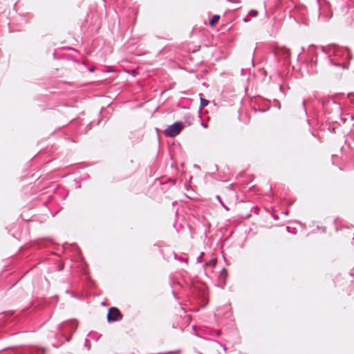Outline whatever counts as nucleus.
Here are the masks:
<instances>
[{
	"label": "nucleus",
	"mask_w": 354,
	"mask_h": 354,
	"mask_svg": "<svg viewBox=\"0 0 354 354\" xmlns=\"http://www.w3.org/2000/svg\"><path fill=\"white\" fill-rule=\"evenodd\" d=\"M245 70L244 68L241 69V75H245Z\"/></svg>",
	"instance_id": "30"
},
{
	"label": "nucleus",
	"mask_w": 354,
	"mask_h": 354,
	"mask_svg": "<svg viewBox=\"0 0 354 354\" xmlns=\"http://www.w3.org/2000/svg\"><path fill=\"white\" fill-rule=\"evenodd\" d=\"M277 107H278V109L280 108V105H277Z\"/></svg>",
	"instance_id": "41"
},
{
	"label": "nucleus",
	"mask_w": 354,
	"mask_h": 354,
	"mask_svg": "<svg viewBox=\"0 0 354 354\" xmlns=\"http://www.w3.org/2000/svg\"><path fill=\"white\" fill-rule=\"evenodd\" d=\"M216 198L218 200V201L220 202V203L222 205V206L226 209V210H229V208L223 203V202L221 200V198L219 195H217L216 196Z\"/></svg>",
	"instance_id": "16"
},
{
	"label": "nucleus",
	"mask_w": 354,
	"mask_h": 354,
	"mask_svg": "<svg viewBox=\"0 0 354 354\" xmlns=\"http://www.w3.org/2000/svg\"><path fill=\"white\" fill-rule=\"evenodd\" d=\"M351 19H352V21H354V10L353 11V12L351 14Z\"/></svg>",
	"instance_id": "28"
},
{
	"label": "nucleus",
	"mask_w": 354,
	"mask_h": 354,
	"mask_svg": "<svg viewBox=\"0 0 354 354\" xmlns=\"http://www.w3.org/2000/svg\"><path fill=\"white\" fill-rule=\"evenodd\" d=\"M183 127L184 124L182 122H175L164 130V134L167 137L174 138L181 132Z\"/></svg>",
	"instance_id": "3"
},
{
	"label": "nucleus",
	"mask_w": 354,
	"mask_h": 354,
	"mask_svg": "<svg viewBox=\"0 0 354 354\" xmlns=\"http://www.w3.org/2000/svg\"><path fill=\"white\" fill-rule=\"evenodd\" d=\"M77 326V323L75 319L69 320L66 322L62 323L59 326V333L55 335V339L61 338V343L53 342L52 345L54 347H59L64 342H69L71 335L75 331Z\"/></svg>",
	"instance_id": "2"
},
{
	"label": "nucleus",
	"mask_w": 354,
	"mask_h": 354,
	"mask_svg": "<svg viewBox=\"0 0 354 354\" xmlns=\"http://www.w3.org/2000/svg\"><path fill=\"white\" fill-rule=\"evenodd\" d=\"M252 66H254V59H252Z\"/></svg>",
	"instance_id": "35"
},
{
	"label": "nucleus",
	"mask_w": 354,
	"mask_h": 354,
	"mask_svg": "<svg viewBox=\"0 0 354 354\" xmlns=\"http://www.w3.org/2000/svg\"><path fill=\"white\" fill-rule=\"evenodd\" d=\"M64 265H62V264H58V266H57V270H58L59 271H62V270H64Z\"/></svg>",
	"instance_id": "18"
},
{
	"label": "nucleus",
	"mask_w": 354,
	"mask_h": 354,
	"mask_svg": "<svg viewBox=\"0 0 354 354\" xmlns=\"http://www.w3.org/2000/svg\"><path fill=\"white\" fill-rule=\"evenodd\" d=\"M172 295L176 299H178V297H177V294L174 290H172Z\"/></svg>",
	"instance_id": "24"
},
{
	"label": "nucleus",
	"mask_w": 354,
	"mask_h": 354,
	"mask_svg": "<svg viewBox=\"0 0 354 354\" xmlns=\"http://www.w3.org/2000/svg\"><path fill=\"white\" fill-rule=\"evenodd\" d=\"M210 225H210V223H207V228H209V227H210Z\"/></svg>",
	"instance_id": "34"
},
{
	"label": "nucleus",
	"mask_w": 354,
	"mask_h": 354,
	"mask_svg": "<svg viewBox=\"0 0 354 354\" xmlns=\"http://www.w3.org/2000/svg\"><path fill=\"white\" fill-rule=\"evenodd\" d=\"M216 264V260L215 259H211L209 261H206L204 264V266H214Z\"/></svg>",
	"instance_id": "13"
},
{
	"label": "nucleus",
	"mask_w": 354,
	"mask_h": 354,
	"mask_svg": "<svg viewBox=\"0 0 354 354\" xmlns=\"http://www.w3.org/2000/svg\"><path fill=\"white\" fill-rule=\"evenodd\" d=\"M261 71H262V73H263L264 75H266V70L261 69Z\"/></svg>",
	"instance_id": "32"
},
{
	"label": "nucleus",
	"mask_w": 354,
	"mask_h": 354,
	"mask_svg": "<svg viewBox=\"0 0 354 354\" xmlns=\"http://www.w3.org/2000/svg\"><path fill=\"white\" fill-rule=\"evenodd\" d=\"M272 216H273L274 220H278L279 219V217H278L277 215L273 214Z\"/></svg>",
	"instance_id": "26"
},
{
	"label": "nucleus",
	"mask_w": 354,
	"mask_h": 354,
	"mask_svg": "<svg viewBox=\"0 0 354 354\" xmlns=\"http://www.w3.org/2000/svg\"><path fill=\"white\" fill-rule=\"evenodd\" d=\"M174 259L180 262L185 263L187 265L188 264V259L182 256H178L177 254L174 253Z\"/></svg>",
	"instance_id": "10"
},
{
	"label": "nucleus",
	"mask_w": 354,
	"mask_h": 354,
	"mask_svg": "<svg viewBox=\"0 0 354 354\" xmlns=\"http://www.w3.org/2000/svg\"><path fill=\"white\" fill-rule=\"evenodd\" d=\"M122 314L116 307H111L108 310L106 318L109 323L115 322L122 319Z\"/></svg>",
	"instance_id": "6"
},
{
	"label": "nucleus",
	"mask_w": 354,
	"mask_h": 354,
	"mask_svg": "<svg viewBox=\"0 0 354 354\" xmlns=\"http://www.w3.org/2000/svg\"><path fill=\"white\" fill-rule=\"evenodd\" d=\"M250 18H249V16H248H248H246V17H243V21L244 22H245V23H247V22H248V21H250Z\"/></svg>",
	"instance_id": "20"
},
{
	"label": "nucleus",
	"mask_w": 354,
	"mask_h": 354,
	"mask_svg": "<svg viewBox=\"0 0 354 354\" xmlns=\"http://www.w3.org/2000/svg\"><path fill=\"white\" fill-rule=\"evenodd\" d=\"M208 232H209V230H205L204 234H205V236H207Z\"/></svg>",
	"instance_id": "33"
},
{
	"label": "nucleus",
	"mask_w": 354,
	"mask_h": 354,
	"mask_svg": "<svg viewBox=\"0 0 354 354\" xmlns=\"http://www.w3.org/2000/svg\"><path fill=\"white\" fill-rule=\"evenodd\" d=\"M294 203V201H289L288 204V205H292Z\"/></svg>",
	"instance_id": "27"
},
{
	"label": "nucleus",
	"mask_w": 354,
	"mask_h": 354,
	"mask_svg": "<svg viewBox=\"0 0 354 354\" xmlns=\"http://www.w3.org/2000/svg\"><path fill=\"white\" fill-rule=\"evenodd\" d=\"M306 100H304L302 101L301 106H302V110H303V112H304V115H307V111H306Z\"/></svg>",
	"instance_id": "15"
},
{
	"label": "nucleus",
	"mask_w": 354,
	"mask_h": 354,
	"mask_svg": "<svg viewBox=\"0 0 354 354\" xmlns=\"http://www.w3.org/2000/svg\"><path fill=\"white\" fill-rule=\"evenodd\" d=\"M274 54L279 60L283 59L284 64H290V52L288 48L285 46H277L274 49Z\"/></svg>",
	"instance_id": "4"
},
{
	"label": "nucleus",
	"mask_w": 354,
	"mask_h": 354,
	"mask_svg": "<svg viewBox=\"0 0 354 354\" xmlns=\"http://www.w3.org/2000/svg\"><path fill=\"white\" fill-rule=\"evenodd\" d=\"M84 345L85 346H86L88 349L90 348V345L88 344V339H85V341H84Z\"/></svg>",
	"instance_id": "19"
},
{
	"label": "nucleus",
	"mask_w": 354,
	"mask_h": 354,
	"mask_svg": "<svg viewBox=\"0 0 354 354\" xmlns=\"http://www.w3.org/2000/svg\"><path fill=\"white\" fill-rule=\"evenodd\" d=\"M204 255H205V253L203 252H201V254H199V256L196 259V262L197 263H201L202 261H203V258Z\"/></svg>",
	"instance_id": "17"
},
{
	"label": "nucleus",
	"mask_w": 354,
	"mask_h": 354,
	"mask_svg": "<svg viewBox=\"0 0 354 354\" xmlns=\"http://www.w3.org/2000/svg\"><path fill=\"white\" fill-rule=\"evenodd\" d=\"M321 103L323 106V107L326 109H328V106L330 105H333L335 106L337 109H341V106L339 103L336 102L332 98H324L321 100Z\"/></svg>",
	"instance_id": "7"
},
{
	"label": "nucleus",
	"mask_w": 354,
	"mask_h": 354,
	"mask_svg": "<svg viewBox=\"0 0 354 354\" xmlns=\"http://www.w3.org/2000/svg\"><path fill=\"white\" fill-rule=\"evenodd\" d=\"M53 58H54L55 59H57V56H56V53H55V52H54V53H53Z\"/></svg>",
	"instance_id": "31"
},
{
	"label": "nucleus",
	"mask_w": 354,
	"mask_h": 354,
	"mask_svg": "<svg viewBox=\"0 0 354 354\" xmlns=\"http://www.w3.org/2000/svg\"><path fill=\"white\" fill-rule=\"evenodd\" d=\"M286 230L291 234H296L297 233V229L295 227H291L290 226L286 227Z\"/></svg>",
	"instance_id": "14"
},
{
	"label": "nucleus",
	"mask_w": 354,
	"mask_h": 354,
	"mask_svg": "<svg viewBox=\"0 0 354 354\" xmlns=\"http://www.w3.org/2000/svg\"><path fill=\"white\" fill-rule=\"evenodd\" d=\"M103 8L106 10V5H105V3L103 4Z\"/></svg>",
	"instance_id": "37"
},
{
	"label": "nucleus",
	"mask_w": 354,
	"mask_h": 354,
	"mask_svg": "<svg viewBox=\"0 0 354 354\" xmlns=\"http://www.w3.org/2000/svg\"><path fill=\"white\" fill-rule=\"evenodd\" d=\"M279 90L281 93H283V94H285L284 93V91H283V87L281 84L279 85Z\"/></svg>",
	"instance_id": "22"
},
{
	"label": "nucleus",
	"mask_w": 354,
	"mask_h": 354,
	"mask_svg": "<svg viewBox=\"0 0 354 354\" xmlns=\"http://www.w3.org/2000/svg\"><path fill=\"white\" fill-rule=\"evenodd\" d=\"M201 125L203 128H207V124L203 122L201 123Z\"/></svg>",
	"instance_id": "25"
},
{
	"label": "nucleus",
	"mask_w": 354,
	"mask_h": 354,
	"mask_svg": "<svg viewBox=\"0 0 354 354\" xmlns=\"http://www.w3.org/2000/svg\"><path fill=\"white\" fill-rule=\"evenodd\" d=\"M282 213L284 214L285 215H288L289 214V211L286 210V211L283 212Z\"/></svg>",
	"instance_id": "29"
},
{
	"label": "nucleus",
	"mask_w": 354,
	"mask_h": 354,
	"mask_svg": "<svg viewBox=\"0 0 354 354\" xmlns=\"http://www.w3.org/2000/svg\"><path fill=\"white\" fill-rule=\"evenodd\" d=\"M317 5L319 11V17L323 16L326 19L332 17L333 12L331 11L329 1H317Z\"/></svg>",
	"instance_id": "5"
},
{
	"label": "nucleus",
	"mask_w": 354,
	"mask_h": 354,
	"mask_svg": "<svg viewBox=\"0 0 354 354\" xmlns=\"http://www.w3.org/2000/svg\"><path fill=\"white\" fill-rule=\"evenodd\" d=\"M227 277V270L226 268H223L221 271L220 272L219 277H220L221 280H225Z\"/></svg>",
	"instance_id": "11"
},
{
	"label": "nucleus",
	"mask_w": 354,
	"mask_h": 354,
	"mask_svg": "<svg viewBox=\"0 0 354 354\" xmlns=\"http://www.w3.org/2000/svg\"><path fill=\"white\" fill-rule=\"evenodd\" d=\"M187 120H189V118H191V115L187 116Z\"/></svg>",
	"instance_id": "39"
},
{
	"label": "nucleus",
	"mask_w": 354,
	"mask_h": 354,
	"mask_svg": "<svg viewBox=\"0 0 354 354\" xmlns=\"http://www.w3.org/2000/svg\"><path fill=\"white\" fill-rule=\"evenodd\" d=\"M232 3H240L241 1H232Z\"/></svg>",
	"instance_id": "38"
},
{
	"label": "nucleus",
	"mask_w": 354,
	"mask_h": 354,
	"mask_svg": "<svg viewBox=\"0 0 354 354\" xmlns=\"http://www.w3.org/2000/svg\"><path fill=\"white\" fill-rule=\"evenodd\" d=\"M304 67L308 74L313 75L317 71V64L324 67L335 66L341 69H348L349 62L352 59L350 50L346 47H340L336 44H330L327 46H315L311 45L308 47Z\"/></svg>",
	"instance_id": "1"
},
{
	"label": "nucleus",
	"mask_w": 354,
	"mask_h": 354,
	"mask_svg": "<svg viewBox=\"0 0 354 354\" xmlns=\"http://www.w3.org/2000/svg\"><path fill=\"white\" fill-rule=\"evenodd\" d=\"M259 111L264 112V111H266V110L265 109H259Z\"/></svg>",
	"instance_id": "36"
},
{
	"label": "nucleus",
	"mask_w": 354,
	"mask_h": 354,
	"mask_svg": "<svg viewBox=\"0 0 354 354\" xmlns=\"http://www.w3.org/2000/svg\"><path fill=\"white\" fill-rule=\"evenodd\" d=\"M187 120H189V118H191V115L187 116Z\"/></svg>",
	"instance_id": "40"
},
{
	"label": "nucleus",
	"mask_w": 354,
	"mask_h": 354,
	"mask_svg": "<svg viewBox=\"0 0 354 354\" xmlns=\"http://www.w3.org/2000/svg\"><path fill=\"white\" fill-rule=\"evenodd\" d=\"M95 66H92L90 68H88V71L90 73H92V72H93L95 71Z\"/></svg>",
	"instance_id": "23"
},
{
	"label": "nucleus",
	"mask_w": 354,
	"mask_h": 354,
	"mask_svg": "<svg viewBox=\"0 0 354 354\" xmlns=\"http://www.w3.org/2000/svg\"><path fill=\"white\" fill-rule=\"evenodd\" d=\"M349 274L351 277H354V267L353 268L352 270H351Z\"/></svg>",
	"instance_id": "21"
},
{
	"label": "nucleus",
	"mask_w": 354,
	"mask_h": 354,
	"mask_svg": "<svg viewBox=\"0 0 354 354\" xmlns=\"http://www.w3.org/2000/svg\"><path fill=\"white\" fill-rule=\"evenodd\" d=\"M220 18H221V17L218 15H213V17L209 21V26L210 27H213L216 24L218 23Z\"/></svg>",
	"instance_id": "9"
},
{
	"label": "nucleus",
	"mask_w": 354,
	"mask_h": 354,
	"mask_svg": "<svg viewBox=\"0 0 354 354\" xmlns=\"http://www.w3.org/2000/svg\"><path fill=\"white\" fill-rule=\"evenodd\" d=\"M258 11L256 10H250L248 12V16L252 17H256L258 16Z\"/></svg>",
	"instance_id": "12"
},
{
	"label": "nucleus",
	"mask_w": 354,
	"mask_h": 354,
	"mask_svg": "<svg viewBox=\"0 0 354 354\" xmlns=\"http://www.w3.org/2000/svg\"><path fill=\"white\" fill-rule=\"evenodd\" d=\"M209 100L205 99V98H203V97H201L200 98V106H199V118L201 119L202 117L201 115V113L202 111V109L205 107L206 106H207L209 104Z\"/></svg>",
	"instance_id": "8"
}]
</instances>
